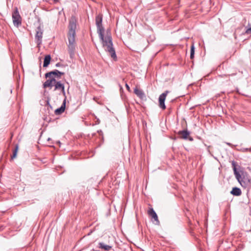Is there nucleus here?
Instances as JSON below:
<instances>
[{
	"label": "nucleus",
	"mask_w": 251,
	"mask_h": 251,
	"mask_svg": "<svg viewBox=\"0 0 251 251\" xmlns=\"http://www.w3.org/2000/svg\"><path fill=\"white\" fill-rule=\"evenodd\" d=\"M76 20L75 17H72L69 21L68 25V44H67L68 52L71 58H73L75 56L76 48V42L75 39L76 35Z\"/></svg>",
	"instance_id": "nucleus-1"
},
{
	"label": "nucleus",
	"mask_w": 251,
	"mask_h": 251,
	"mask_svg": "<svg viewBox=\"0 0 251 251\" xmlns=\"http://www.w3.org/2000/svg\"><path fill=\"white\" fill-rule=\"evenodd\" d=\"M100 39L101 41L102 47L104 50L108 52L111 57L114 59L117 58L115 50L113 48V45L112 43V39L110 34L107 33V35L105 37L104 36V33H102V38L101 36H99Z\"/></svg>",
	"instance_id": "nucleus-2"
},
{
	"label": "nucleus",
	"mask_w": 251,
	"mask_h": 251,
	"mask_svg": "<svg viewBox=\"0 0 251 251\" xmlns=\"http://www.w3.org/2000/svg\"><path fill=\"white\" fill-rule=\"evenodd\" d=\"M102 16L99 14L96 17V24L97 27V32L99 36L102 38V33H104V29L102 25Z\"/></svg>",
	"instance_id": "nucleus-3"
},
{
	"label": "nucleus",
	"mask_w": 251,
	"mask_h": 251,
	"mask_svg": "<svg viewBox=\"0 0 251 251\" xmlns=\"http://www.w3.org/2000/svg\"><path fill=\"white\" fill-rule=\"evenodd\" d=\"M43 34V30L39 26L36 29V34L35 36V41L38 47L42 44Z\"/></svg>",
	"instance_id": "nucleus-4"
},
{
	"label": "nucleus",
	"mask_w": 251,
	"mask_h": 251,
	"mask_svg": "<svg viewBox=\"0 0 251 251\" xmlns=\"http://www.w3.org/2000/svg\"><path fill=\"white\" fill-rule=\"evenodd\" d=\"M12 20L14 25L16 27H18L21 25V17L17 8H15L12 13Z\"/></svg>",
	"instance_id": "nucleus-5"
},
{
	"label": "nucleus",
	"mask_w": 251,
	"mask_h": 251,
	"mask_svg": "<svg viewBox=\"0 0 251 251\" xmlns=\"http://www.w3.org/2000/svg\"><path fill=\"white\" fill-rule=\"evenodd\" d=\"M54 91L58 90L60 91L59 94L62 93L64 96L65 98H66V93L65 91L64 85L61 82V81H56L54 83Z\"/></svg>",
	"instance_id": "nucleus-6"
},
{
	"label": "nucleus",
	"mask_w": 251,
	"mask_h": 251,
	"mask_svg": "<svg viewBox=\"0 0 251 251\" xmlns=\"http://www.w3.org/2000/svg\"><path fill=\"white\" fill-rule=\"evenodd\" d=\"M64 73L61 72L57 70H54L52 71L47 73L45 74V77H54L55 79L56 78H60L61 77V76L63 75H64Z\"/></svg>",
	"instance_id": "nucleus-7"
},
{
	"label": "nucleus",
	"mask_w": 251,
	"mask_h": 251,
	"mask_svg": "<svg viewBox=\"0 0 251 251\" xmlns=\"http://www.w3.org/2000/svg\"><path fill=\"white\" fill-rule=\"evenodd\" d=\"M169 93L168 91H166L159 96V106L160 108L164 110L166 109L165 104V100L167 94Z\"/></svg>",
	"instance_id": "nucleus-8"
},
{
	"label": "nucleus",
	"mask_w": 251,
	"mask_h": 251,
	"mask_svg": "<svg viewBox=\"0 0 251 251\" xmlns=\"http://www.w3.org/2000/svg\"><path fill=\"white\" fill-rule=\"evenodd\" d=\"M190 132L187 130H180L178 132V134L180 138L184 140H189L190 141H193V138L190 136Z\"/></svg>",
	"instance_id": "nucleus-9"
},
{
	"label": "nucleus",
	"mask_w": 251,
	"mask_h": 251,
	"mask_svg": "<svg viewBox=\"0 0 251 251\" xmlns=\"http://www.w3.org/2000/svg\"><path fill=\"white\" fill-rule=\"evenodd\" d=\"M232 166L233 167V170L234 171V174L235 176V177L238 180V181L240 183L241 185H242L244 181V176L242 177L240 173L237 171L236 167V163L234 161H232Z\"/></svg>",
	"instance_id": "nucleus-10"
},
{
	"label": "nucleus",
	"mask_w": 251,
	"mask_h": 251,
	"mask_svg": "<svg viewBox=\"0 0 251 251\" xmlns=\"http://www.w3.org/2000/svg\"><path fill=\"white\" fill-rule=\"evenodd\" d=\"M148 214L149 216H151V218L154 220V221L156 222L155 224L159 225L160 224V222L158 220V216L153 210L152 208H150L148 210Z\"/></svg>",
	"instance_id": "nucleus-11"
},
{
	"label": "nucleus",
	"mask_w": 251,
	"mask_h": 251,
	"mask_svg": "<svg viewBox=\"0 0 251 251\" xmlns=\"http://www.w3.org/2000/svg\"><path fill=\"white\" fill-rule=\"evenodd\" d=\"M49 79H47L44 83H43V87L46 88L47 87H50L51 88L53 85L54 83L55 82L56 79L54 77H48Z\"/></svg>",
	"instance_id": "nucleus-12"
},
{
	"label": "nucleus",
	"mask_w": 251,
	"mask_h": 251,
	"mask_svg": "<svg viewBox=\"0 0 251 251\" xmlns=\"http://www.w3.org/2000/svg\"><path fill=\"white\" fill-rule=\"evenodd\" d=\"M241 186L245 188L251 189V177L244 176V181Z\"/></svg>",
	"instance_id": "nucleus-13"
},
{
	"label": "nucleus",
	"mask_w": 251,
	"mask_h": 251,
	"mask_svg": "<svg viewBox=\"0 0 251 251\" xmlns=\"http://www.w3.org/2000/svg\"><path fill=\"white\" fill-rule=\"evenodd\" d=\"M66 98L64 99L63 102L62 104L61 107L56 109L55 110L54 113H55V115H60L64 111L65 109V106H66Z\"/></svg>",
	"instance_id": "nucleus-14"
},
{
	"label": "nucleus",
	"mask_w": 251,
	"mask_h": 251,
	"mask_svg": "<svg viewBox=\"0 0 251 251\" xmlns=\"http://www.w3.org/2000/svg\"><path fill=\"white\" fill-rule=\"evenodd\" d=\"M134 93L141 99H144L146 97L144 92L137 87L134 88Z\"/></svg>",
	"instance_id": "nucleus-15"
},
{
	"label": "nucleus",
	"mask_w": 251,
	"mask_h": 251,
	"mask_svg": "<svg viewBox=\"0 0 251 251\" xmlns=\"http://www.w3.org/2000/svg\"><path fill=\"white\" fill-rule=\"evenodd\" d=\"M230 193L233 196H239L241 195L242 192L240 188L235 187L232 188Z\"/></svg>",
	"instance_id": "nucleus-16"
},
{
	"label": "nucleus",
	"mask_w": 251,
	"mask_h": 251,
	"mask_svg": "<svg viewBox=\"0 0 251 251\" xmlns=\"http://www.w3.org/2000/svg\"><path fill=\"white\" fill-rule=\"evenodd\" d=\"M99 248L105 251H108L112 248V246L106 245L103 242H100L99 243Z\"/></svg>",
	"instance_id": "nucleus-17"
},
{
	"label": "nucleus",
	"mask_w": 251,
	"mask_h": 251,
	"mask_svg": "<svg viewBox=\"0 0 251 251\" xmlns=\"http://www.w3.org/2000/svg\"><path fill=\"white\" fill-rule=\"evenodd\" d=\"M51 57L50 55H46L44 58L43 67H47L49 65Z\"/></svg>",
	"instance_id": "nucleus-18"
},
{
	"label": "nucleus",
	"mask_w": 251,
	"mask_h": 251,
	"mask_svg": "<svg viewBox=\"0 0 251 251\" xmlns=\"http://www.w3.org/2000/svg\"><path fill=\"white\" fill-rule=\"evenodd\" d=\"M18 150V145H16V146H15V149L14 151H13V155L11 156L12 159H13L16 157V156L17 155Z\"/></svg>",
	"instance_id": "nucleus-19"
},
{
	"label": "nucleus",
	"mask_w": 251,
	"mask_h": 251,
	"mask_svg": "<svg viewBox=\"0 0 251 251\" xmlns=\"http://www.w3.org/2000/svg\"><path fill=\"white\" fill-rule=\"evenodd\" d=\"M246 28L247 29H246V31H245V33L246 34L251 35V27H248V28L246 27Z\"/></svg>",
	"instance_id": "nucleus-20"
},
{
	"label": "nucleus",
	"mask_w": 251,
	"mask_h": 251,
	"mask_svg": "<svg viewBox=\"0 0 251 251\" xmlns=\"http://www.w3.org/2000/svg\"><path fill=\"white\" fill-rule=\"evenodd\" d=\"M190 53H195V47L193 44L191 46Z\"/></svg>",
	"instance_id": "nucleus-21"
},
{
	"label": "nucleus",
	"mask_w": 251,
	"mask_h": 251,
	"mask_svg": "<svg viewBox=\"0 0 251 251\" xmlns=\"http://www.w3.org/2000/svg\"><path fill=\"white\" fill-rule=\"evenodd\" d=\"M126 89L128 91H130V87L129 86H128V84H126Z\"/></svg>",
	"instance_id": "nucleus-22"
},
{
	"label": "nucleus",
	"mask_w": 251,
	"mask_h": 251,
	"mask_svg": "<svg viewBox=\"0 0 251 251\" xmlns=\"http://www.w3.org/2000/svg\"><path fill=\"white\" fill-rule=\"evenodd\" d=\"M194 57V53H190V58L191 59H193Z\"/></svg>",
	"instance_id": "nucleus-23"
},
{
	"label": "nucleus",
	"mask_w": 251,
	"mask_h": 251,
	"mask_svg": "<svg viewBox=\"0 0 251 251\" xmlns=\"http://www.w3.org/2000/svg\"><path fill=\"white\" fill-rule=\"evenodd\" d=\"M245 150H246V151H251V148H250V149H248V148H247V149H246Z\"/></svg>",
	"instance_id": "nucleus-24"
},
{
	"label": "nucleus",
	"mask_w": 251,
	"mask_h": 251,
	"mask_svg": "<svg viewBox=\"0 0 251 251\" xmlns=\"http://www.w3.org/2000/svg\"><path fill=\"white\" fill-rule=\"evenodd\" d=\"M59 66V63H57V64H56V67H58Z\"/></svg>",
	"instance_id": "nucleus-25"
},
{
	"label": "nucleus",
	"mask_w": 251,
	"mask_h": 251,
	"mask_svg": "<svg viewBox=\"0 0 251 251\" xmlns=\"http://www.w3.org/2000/svg\"><path fill=\"white\" fill-rule=\"evenodd\" d=\"M226 144L229 145V146H231V144L229 143H226Z\"/></svg>",
	"instance_id": "nucleus-26"
},
{
	"label": "nucleus",
	"mask_w": 251,
	"mask_h": 251,
	"mask_svg": "<svg viewBox=\"0 0 251 251\" xmlns=\"http://www.w3.org/2000/svg\"><path fill=\"white\" fill-rule=\"evenodd\" d=\"M50 138H48V141H49V140H50Z\"/></svg>",
	"instance_id": "nucleus-27"
}]
</instances>
